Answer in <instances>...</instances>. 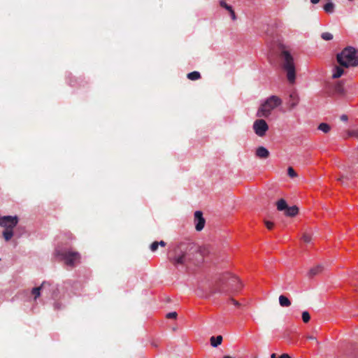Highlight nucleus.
Listing matches in <instances>:
<instances>
[{
    "label": "nucleus",
    "instance_id": "obj_14",
    "mask_svg": "<svg viewBox=\"0 0 358 358\" xmlns=\"http://www.w3.org/2000/svg\"><path fill=\"white\" fill-rule=\"evenodd\" d=\"M299 213V208L296 206L292 207H287L285 211V215L288 217H294Z\"/></svg>",
    "mask_w": 358,
    "mask_h": 358
},
{
    "label": "nucleus",
    "instance_id": "obj_25",
    "mask_svg": "<svg viewBox=\"0 0 358 358\" xmlns=\"http://www.w3.org/2000/svg\"><path fill=\"white\" fill-rule=\"evenodd\" d=\"M318 129L327 134L330 131L331 127L328 124L322 122L319 124Z\"/></svg>",
    "mask_w": 358,
    "mask_h": 358
},
{
    "label": "nucleus",
    "instance_id": "obj_20",
    "mask_svg": "<svg viewBox=\"0 0 358 358\" xmlns=\"http://www.w3.org/2000/svg\"><path fill=\"white\" fill-rule=\"evenodd\" d=\"M222 336H217L216 337L212 336L210 338V344L213 347H217L222 343Z\"/></svg>",
    "mask_w": 358,
    "mask_h": 358
},
{
    "label": "nucleus",
    "instance_id": "obj_4",
    "mask_svg": "<svg viewBox=\"0 0 358 358\" xmlns=\"http://www.w3.org/2000/svg\"><path fill=\"white\" fill-rule=\"evenodd\" d=\"M282 102V99L280 97L275 95L271 96L260 106L257 115L259 117H268L271 115V111L280 106Z\"/></svg>",
    "mask_w": 358,
    "mask_h": 358
},
{
    "label": "nucleus",
    "instance_id": "obj_27",
    "mask_svg": "<svg viewBox=\"0 0 358 358\" xmlns=\"http://www.w3.org/2000/svg\"><path fill=\"white\" fill-rule=\"evenodd\" d=\"M321 37L324 41H330L333 38V35L329 32H324L322 34Z\"/></svg>",
    "mask_w": 358,
    "mask_h": 358
},
{
    "label": "nucleus",
    "instance_id": "obj_34",
    "mask_svg": "<svg viewBox=\"0 0 358 358\" xmlns=\"http://www.w3.org/2000/svg\"><path fill=\"white\" fill-rule=\"evenodd\" d=\"M351 275L355 278V279H358V271H354L352 272L351 273Z\"/></svg>",
    "mask_w": 358,
    "mask_h": 358
},
{
    "label": "nucleus",
    "instance_id": "obj_18",
    "mask_svg": "<svg viewBox=\"0 0 358 358\" xmlns=\"http://www.w3.org/2000/svg\"><path fill=\"white\" fill-rule=\"evenodd\" d=\"M276 206H277L278 210H279V211H282V210L285 211V210L288 207L286 201L283 199H281L277 201Z\"/></svg>",
    "mask_w": 358,
    "mask_h": 358
},
{
    "label": "nucleus",
    "instance_id": "obj_6",
    "mask_svg": "<svg viewBox=\"0 0 358 358\" xmlns=\"http://www.w3.org/2000/svg\"><path fill=\"white\" fill-rule=\"evenodd\" d=\"M252 128L256 135L264 137L268 130V125L264 120L257 119L254 122Z\"/></svg>",
    "mask_w": 358,
    "mask_h": 358
},
{
    "label": "nucleus",
    "instance_id": "obj_7",
    "mask_svg": "<svg viewBox=\"0 0 358 358\" xmlns=\"http://www.w3.org/2000/svg\"><path fill=\"white\" fill-rule=\"evenodd\" d=\"M19 222L17 215L10 216H1L0 218V226L5 228V229H13Z\"/></svg>",
    "mask_w": 358,
    "mask_h": 358
},
{
    "label": "nucleus",
    "instance_id": "obj_28",
    "mask_svg": "<svg viewBox=\"0 0 358 358\" xmlns=\"http://www.w3.org/2000/svg\"><path fill=\"white\" fill-rule=\"evenodd\" d=\"M302 320L305 323H307L310 320V315L307 311H303L302 313Z\"/></svg>",
    "mask_w": 358,
    "mask_h": 358
},
{
    "label": "nucleus",
    "instance_id": "obj_40",
    "mask_svg": "<svg viewBox=\"0 0 358 358\" xmlns=\"http://www.w3.org/2000/svg\"><path fill=\"white\" fill-rule=\"evenodd\" d=\"M308 338L313 341L316 340V338L312 336H308Z\"/></svg>",
    "mask_w": 358,
    "mask_h": 358
},
{
    "label": "nucleus",
    "instance_id": "obj_38",
    "mask_svg": "<svg viewBox=\"0 0 358 358\" xmlns=\"http://www.w3.org/2000/svg\"><path fill=\"white\" fill-rule=\"evenodd\" d=\"M34 293L36 294V295L34 296V299L39 297L41 295V292H34Z\"/></svg>",
    "mask_w": 358,
    "mask_h": 358
},
{
    "label": "nucleus",
    "instance_id": "obj_17",
    "mask_svg": "<svg viewBox=\"0 0 358 358\" xmlns=\"http://www.w3.org/2000/svg\"><path fill=\"white\" fill-rule=\"evenodd\" d=\"M51 284L48 282H43L40 286L33 287L31 291H43L52 289Z\"/></svg>",
    "mask_w": 358,
    "mask_h": 358
},
{
    "label": "nucleus",
    "instance_id": "obj_43",
    "mask_svg": "<svg viewBox=\"0 0 358 358\" xmlns=\"http://www.w3.org/2000/svg\"><path fill=\"white\" fill-rule=\"evenodd\" d=\"M199 296L201 297V298H207L208 297L207 296H203V295H201Z\"/></svg>",
    "mask_w": 358,
    "mask_h": 358
},
{
    "label": "nucleus",
    "instance_id": "obj_26",
    "mask_svg": "<svg viewBox=\"0 0 358 358\" xmlns=\"http://www.w3.org/2000/svg\"><path fill=\"white\" fill-rule=\"evenodd\" d=\"M346 134H347L346 137H351V136L357 137L358 136V129H355L348 130L346 131Z\"/></svg>",
    "mask_w": 358,
    "mask_h": 358
},
{
    "label": "nucleus",
    "instance_id": "obj_1",
    "mask_svg": "<svg viewBox=\"0 0 358 358\" xmlns=\"http://www.w3.org/2000/svg\"><path fill=\"white\" fill-rule=\"evenodd\" d=\"M173 252V256L169 257L170 262L175 266L188 267L201 265L210 251L206 246L201 247L193 242H182L175 248Z\"/></svg>",
    "mask_w": 358,
    "mask_h": 358
},
{
    "label": "nucleus",
    "instance_id": "obj_33",
    "mask_svg": "<svg viewBox=\"0 0 358 358\" xmlns=\"http://www.w3.org/2000/svg\"><path fill=\"white\" fill-rule=\"evenodd\" d=\"M264 224L269 230H271L274 227V223L268 220H264Z\"/></svg>",
    "mask_w": 358,
    "mask_h": 358
},
{
    "label": "nucleus",
    "instance_id": "obj_15",
    "mask_svg": "<svg viewBox=\"0 0 358 358\" xmlns=\"http://www.w3.org/2000/svg\"><path fill=\"white\" fill-rule=\"evenodd\" d=\"M344 73L343 66H335L333 69L332 78L336 79L340 78Z\"/></svg>",
    "mask_w": 358,
    "mask_h": 358
},
{
    "label": "nucleus",
    "instance_id": "obj_3",
    "mask_svg": "<svg viewBox=\"0 0 358 358\" xmlns=\"http://www.w3.org/2000/svg\"><path fill=\"white\" fill-rule=\"evenodd\" d=\"M336 60L339 65L344 68L358 66L357 50L352 46L345 48L340 53L337 54Z\"/></svg>",
    "mask_w": 358,
    "mask_h": 358
},
{
    "label": "nucleus",
    "instance_id": "obj_37",
    "mask_svg": "<svg viewBox=\"0 0 358 358\" xmlns=\"http://www.w3.org/2000/svg\"><path fill=\"white\" fill-rule=\"evenodd\" d=\"M159 243V245L162 246V247H165L166 243V242H164V241H161L159 242H158Z\"/></svg>",
    "mask_w": 358,
    "mask_h": 358
},
{
    "label": "nucleus",
    "instance_id": "obj_19",
    "mask_svg": "<svg viewBox=\"0 0 358 358\" xmlns=\"http://www.w3.org/2000/svg\"><path fill=\"white\" fill-rule=\"evenodd\" d=\"M279 303H280V305L282 307H288L291 305V302H290L289 299L284 295L280 296Z\"/></svg>",
    "mask_w": 358,
    "mask_h": 358
},
{
    "label": "nucleus",
    "instance_id": "obj_13",
    "mask_svg": "<svg viewBox=\"0 0 358 358\" xmlns=\"http://www.w3.org/2000/svg\"><path fill=\"white\" fill-rule=\"evenodd\" d=\"M220 5L221 7L225 8L226 10H227V11H229L232 20H236V13L231 6L228 5L224 0L220 1Z\"/></svg>",
    "mask_w": 358,
    "mask_h": 358
},
{
    "label": "nucleus",
    "instance_id": "obj_10",
    "mask_svg": "<svg viewBox=\"0 0 358 358\" xmlns=\"http://www.w3.org/2000/svg\"><path fill=\"white\" fill-rule=\"evenodd\" d=\"M345 168V171H351V174L350 176L348 175H341L338 178H337V180L341 182V184L343 185H346V182L345 181V180H350L351 178L355 177V172L354 171V169H353V166H344Z\"/></svg>",
    "mask_w": 358,
    "mask_h": 358
},
{
    "label": "nucleus",
    "instance_id": "obj_11",
    "mask_svg": "<svg viewBox=\"0 0 358 358\" xmlns=\"http://www.w3.org/2000/svg\"><path fill=\"white\" fill-rule=\"evenodd\" d=\"M235 282V285L233 287L235 290H241L243 289H252V287L245 285L244 283H243L241 281H240L238 278L234 276L231 278L230 281L228 282L229 285H232V283Z\"/></svg>",
    "mask_w": 358,
    "mask_h": 358
},
{
    "label": "nucleus",
    "instance_id": "obj_29",
    "mask_svg": "<svg viewBox=\"0 0 358 358\" xmlns=\"http://www.w3.org/2000/svg\"><path fill=\"white\" fill-rule=\"evenodd\" d=\"M302 239L305 243H310V241L312 240V236L310 234H309L308 233H304L302 236Z\"/></svg>",
    "mask_w": 358,
    "mask_h": 358
},
{
    "label": "nucleus",
    "instance_id": "obj_16",
    "mask_svg": "<svg viewBox=\"0 0 358 358\" xmlns=\"http://www.w3.org/2000/svg\"><path fill=\"white\" fill-rule=\"evenodd\" d=\"M289 103L291 109L294 108L298 104L299 97L295 92H292L290 94Z\"/></svg>",
    "mask_w": 358,
    "mask_h": 358
},
{
    "label": "nucleus",
    "instance_id": "obj_31",
    "mask_svg": "<svg viewBox=\"0 0 358 358\" xmlns=\"http://www.w3.org/2000/svg\"><path fill=\"white\" fill-rule=\"evenodd\" d=\"M159 247L158 241H154L150 246V249L152 252H155Z\"/></svg>",
    "mask_w": 358,
    "mask_h": 358
},
{
    "label": "nucleus",
    "instance_id": "obj_23",
    "mask_svg": "<svg viewBox=\"0 0 358 358\" xmlns=\"http://www.w3.org/2000/svg\"><path fill=\"white\" fill-rule=\"evenodd\" d=\"M187 78L191 80H196L201 78V75L198 71H192L187 74Z\"/></svg>",
    "mask_w": 358,
    "mask_h": 358
},
{
    "label": "nucleus",
    "instance_id": "obj_41",
    "mask_svg": "<svg viewBox=\"0 0 358 358\" xmlns=\"http://www.w3.org/2000/svg\"><path fill=\"white\" fill-rule=\"evenodd\" d=\"M166 302H167V303H169V302H171V299H170L169 297L166 298Z\"/></svg>",
    "mask_w": 358,
    "mask_h": 358
},
{
    "label": "nucleus",
    "instance_id": "obj_2",
    "mask_svg": "<svg viewBox=\"0 0 358 358\" xmlns=\"http://www.w3.org/2000/svg\"><path fill=\"white\" fill-rule=\"evenodd\" d=\"M268 47L272 54L279 52L282 67L287 73V78L290 83H294L296 79V70L292 55L278 39L271 42Z\"/></svg>",
    "mask_w": 358,
    "mask_h": 358
},
{
    "label": "nucleus",
    "instance_id": "obj_5",
    "mask_svg": "<svg viewBox=\"0 0 358 358\" xmlns=\"http://www.w3.org/2000/svg\"><path fill=\"white\" fill-rule=\"evenodd\" d=\"M55 254L60 258V260L64 261V264L69 266H74L80 262V255L78 252L57 250Z\"/></svg>",
    "mask_w": 358,
    "mask_h": 358
},
{
    "label": "nucleus",
    "instance_id": "obj_8",
    "mask_svg": "<svg viewBox=\"0 0 358 358\" xmlns=\"http://www.w3.org/2000/svg\"><path fill=\"white\" fill-rule=\"evenodd\" d=\"M194 224L195 229L197 231H201L206 223V220L203 217V213L201 211L197 210L194 213Z\"/></svg>",
    "mask_w": 358,
    "mask_h": 358
},
{
    "label": "nucleus",
    "instance_id": "obj_12",
    "mask_svg": "<svg viewBox=\"0 0 358 358\" xmlns=\"http://www.w3.org/2000/svg\"><path fill=\"white\" fill-rule=\"evenodd\" d=\"M255 155L259 159H267L270 153L266 148L259 146L257 148Z\"/></svg>",
    "mask_w": 358,
    "mask_h": 358
},
{
    "label": "nucleus",
    "instance_id": "obj_32",
    "mask_svg": "<svg viewBox=\"0 0 358 358\" xmlns=\"http://www.w3.org/2000/svg\"><path fill=\"white\" fill-rule=\"evenodd\" d=\"M177 313L176 312H171L166 314V317L167 319H176L177 317Z\"/></svg>",
    "mask_w": 358,
    "mask_h": 358
},
{
    "label": "nucleus",
    "instance_id": "obj_22",
    "mask_svg": "<svg viewBox=\"0 0 358 358\" xmlns=\"http://www.w3.org/2000/svg\"><path fill=\"white\" fill-rule=\"evenodd\" d=\"M334 91L340 95L345 94V90L341 83H338L334 87Z\"/></svg>",
    "mask_w": 358,
    "mask_h": 358
},
{
    "label": "nucleus",
    "instance_id": "obj_9",
    "mask_svg": "<svg viewBox=\"0 0 358 358\" xmlns=\"http://www.w3.org/2000/svg\"><path fill=\"white\" fill-rule=\"evenodd\" d=\"M325 270V267L323 264L315 265L308 270L307 276L310 278H314L323 273Z\"/></svg>",
    "mask_w": 358,
    "mask_h": 358
},
{
    "label": "nucleus",
    "instance_id": "obj_39",
    "mask_svg": "<svg viewBox=\"0 0 358 358\" xmlns=\"http://www.w3.org/2000/svg\"><path fill=\"white\" fill-rule=\"evenodd\" d=\"M320 0H310V2L313 4L319 3Z\"/></svg>",
    "mask_w": 358,
    "mask_h": 358
},
{
    "label": "nucleus",
    "instance_id": "obj_21",
    "mask_svg": "<svg viewBox=\"0 0 358 358\" xmlns=\"http://www.w3.org/2000/svg\"><path fill=\"white\" fill-rule=\"evenodd\" d=\"M3 236L6 241H10L13 236V229H5L3 231Z\"/></svg>",
    "mask_w": 358,
    "mask_h": 358
},
{
    "label": "nucleus",
    "instance_id": "obj_30",
    "mask_svg": "<svg viewBox=\"0 0 358 358\" xmlns=\"http://www.w3.org/2000/svg\"><path fill=\"white\" fill-rule=\"evenodd\" d=\"M287 173H288L289 176L291 178H294L297 176L296 173L295 172V171L294 170V169L292 167L288 168Z\"/></svg>",
    "mask_w": 358,
    "mask_h": 358
},
{
    "label": "nucleus",
    "instance_id": "obj_42",
    "mask_svg": "<svg viewBox=\"0 0 358 358\" xmlns=\"http://www.w3.org/2000/svg\"><path fill=\"white\" fill-rule=\"evenodd\" d=\"M223 358H234V357H231L229 355H225V356H224Z\"/></svg>",
    "mask_w": 358,
    "mask_h": 358
},
{
    "label": "nucleus",
    "instance_id": "obj_35",
    "mask_svg": "<svg viewBox=\"0 0 358 358\" xmlns=\"http://www.w3.org/2000/svg\"><path fill=\"white\" fill-rule=\"evenodd\" d=\"M348 116L346 115H342L341 116V120H342V121H345H345L348 120Z\"/></svg>",
    "mask_w": 358,
    "mask_h": 358
},
{
    "label": "nucleus",
    "instance_id": "obj_36",
    "mask_svg": "<svg viewBox=\"0 0 358 358\" xmlns=\"http://www.w3.org/2000/svg\"><path fill=\"white\" fill-rule=\"evenodd\" d=\"M231 302H232L235 306H240V305H241V304H240L237 301H236V300H235V299H231Z\"/></svg>",
    "mask_w": 358,
    "mask_h": 358
},
{
    "label": "nucleus",
    "instance_id": "obj_24",
    "mask_svg": "<svg viewBox=\"0 0 358 358\" xmlns=\"http://www.w3.org/2000/svg\"><path fill=\"white\" fill-rule=\"evenodd\" d=\"M334 4L331 2H329L324 6V10L327 13H331L334 10Z\"/></svg>",
    "mask_w": 358,
    "mask_h": 358
},
{
    "label": "nucleus",
    "instance_id": "obj_44",
    "mask_svg": "<svg viewBox=\"0 0 358 358\" xmlns=\"http://www.w3.org/2000/svg\"><path fill=\"white\" fill-rule=\"evenodd\" d=\"M357 150H358V148H357Z\"/></svg>",
    "mask_w": 358,
    "mask_h": 358
}]
</instances>
